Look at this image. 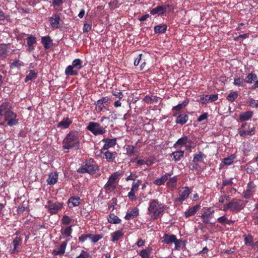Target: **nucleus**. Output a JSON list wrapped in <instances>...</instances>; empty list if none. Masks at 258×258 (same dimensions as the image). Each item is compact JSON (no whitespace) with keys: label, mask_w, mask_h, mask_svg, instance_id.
Masks as SVG:
<instances>
[{"label":"nucleus","mask_w":258,"mask_h":258,"mask_svg":"<svg viewBox=\"0 0 258 258\" xmlns=\"http://www.w3.org/2000/svg\"><path fill=\"white\" fill-rule=\"evenodd\" d=\"M123 175V172L118 171L112 174L109 177L106 183L104 186V189L107 193H110L114 190L117 186V182L120 177Z\"/></svg>","instance_id":"39448f33"},{"label":"nucleus","mask_w":258,"mask_h":258,"mask_svg":"<svg viewBox=\"0 0 258 258\" xmlns=\"http://www.w3.org/2000/svg\"><path fill=\"white\" fill-rule=\"evenodd\" d=\"M136 191H133L131 189V191L128 192L127 196L129 198V199L132 200V201H135L136 200V197L135 195V193Z\"/></svg>","instance_id":"e2e57ef3"},{"label":"nucleus","mask_w":258,"mask_h":258,"mask_svg":"<svg viewBox=\"0 0 258 258\" xmlns=\"http://www.w3.org/2000/svg\"><path fill=\"white\" fill-rule=\"evenodd\" d=\"M52 2V5L55 8L61 5L63 3V0H51Z\"/></svg>","instance_id":"774afa93"},{"label":"nucleus","mask_w":258,"mask_h":258,"mask_svg":"<svg viewBox=\"0 0 258 258\" xmlns=\"http://www.w3.org/2000/svg\"><path fill=\"white\" fill-rule=\"evenodd\" d=\"M93 243H96L103 238L102 234H96L90 237Z\"/></svg>","instance_id":"864d4df0"},{"label":"nucleus","mask_w":258,"mask_h":258,"mask_svg":"<svg viewBox=\"0 0 258 258\" xmlns=\"http://www.w3.org/2000/svg\"><path fill=\"white\" fill-rule=\"evenodd\" d=\"M227 218L225 216H221L217 219V222L224 226L227 224Z\"/></svg>","instance_id":"13d9d810"},{"label":"nucleus","mask_w":258,"mask_h":258,"mask_svg":"<svg viewBox=\"0 0 258 258\" xmlns=\"http://www.w3.org/2000/svg\"><path fill=\"white\" fill-rule=\"evenodd\" d=\"M52 40L50 36H43L41 38V42L45 49H48L52 46Z\"/></svg>","instance_id":"c85d7f7f"},{"label":"nucleus","mask_w":258,"mask_h":258,"mask_svg":"<svg viewBox=\"0 0 258 258\" xmlns=\"http://www.w3.org/2000/svg\"><path fill=\"white\" fill-rule=\"evenodd\" d=\"M58 174L56 172H51L49 174L47 179L48 184H54L58 180Z\"/></svg>","instance_id":"72a5a7b5"},{"label":"nucleus","mask_w":258,"mask_h":258,"mask_svg":"<svg viewBox=\"0 0 258 258\" xmlns=\"http://www.w3.org/2000/svg\"><path fill=\"white\" fill-rule=\"evenodd\" d=\"M100 153L103 154V158L105 159L107 162L110 163L114 162L117 156V153L115 151L111 152L109 150H105L103 152H100Z\"/></svg>","instance_id":"a211bd4d"},{"label":"nucleus","mask_w":258,"mask_h":258,"mask_svg":"<svg viewBox=\"0 0 258 258\" xmlns=\"http://www.w3.org/2000/svg\"><path fill=\"white\" fill-rule=\"evenodd\" d=\"M230 200V196L228 195H222L221 196L219 199V202L221 204H223L225 201H229Z\"/></svg>","instance_id":"6e6d98bb"},{"label":"nucleus","mask_w":258,"mask_h":258,"mask_svg":"<svg viewBox=\"0 0 258 258\" xmlns=\"http://www.w3.org/2000/svg\"><path fill=\"white\" fill-rule=\"evenodd\" d=\"M143 61V54H139L135 59L134 60V65L135 66H138L141 61Z\"/></svg>","instance_id":"bf43d9fd"},{"label":"nucleus","mask_w":258,"mask_h":258,"mask_svg":"<svg viewBox=\"0 0 258 258\" xmlns=\"http://www.w3.org/2000/svg\"><path fill=\"white\" fill-rule=\"evenodd\" d=\"M139 210L138 208L135 207L133 208L130 212L127 211L124 218L127 220H130L135 217H137L139 215Z\"/></svg>","instance_id":"bb28decb"},{"label":"nucleus","mask_w":258,"mask_h":258,"mask_svg":"<svg viewBox=\"0 0 258 258\" xmlns=\"http://www.w3.org/2000/svg\"><path fill=\"white\" fill-rule=\"evenodd\" d=\"M152 250L151 247H147L140 250L138 254L142 258H150Z\"/></svg>","instance_id":"cd10ccee"},{"label":"nucleus","mask_w":258,"mask_h":258,"mask_svg":"<svg viewBox=\"0 0 258 258\" xmlns=\"http://www.w3.org/2000/svg\"><path fill=\"white\" fill-rule=\"evenodd\" d=\"M124 235V232L122 230H117L113 233L110 234V236L111 237V240L113 242H115L119 240L120 238H121Z\"/></svg>","instance_id":"393cba45"},{"label":"nucleus","mask_w":258,"mask_h":258,"mask_svg":"<svg viewBox=\"0 0 258 258\" xmlns=\"http://www.w3.org/2000/svg\"><path fill=\"white\" fill-rule=\"evenodd\" d=\"M188 119V116L186 114H180L176 118V123L181 125L185 124Z\"/></svg>","instance_id":"c756f323"},{"label":"nucleus","mask_w":258,"mask_h":258,"mask_svg":"<svg viewBox=\"0 0 258 258\" xmlns=\"http://www.w3.org/2000/svg\"><path fill=\"white\" fill-rule=\"evenodd\" d=\"M166 206L157 199H151L149 203L148 213L152 221H156L161 217L165 210Z\"/></svg>","instance_id":"f257e3e1"},{"label":"nucleus","mask_w":258,"mask_h":258,"mask_svg":"<svg viewBox=\"0 0 258 258\" xmlns=\"http://www.w3.org/2000/svg\"><path fill=\"white\" fill-rule=\"evenodd\" d=\"M26 41L28 46H31L36 43L37 39L35 37L30 35L26 38Z\"/></svg>","instance_id":"a18cd8bd"},{"label":"nucleus","mask_w":258,"mask_h":258,"mask_svg":"<svg viewBox=\"0 0 258 258\" xmlns=\"http://www.w3.org/2000/svg\"><path fill=\"white\" fill-rule=\"evenodd\" d=\"M171 7L172 6L169 5L158 6L151 10L150 11V14L152 15L158 14V15L162 16L165 14L168 8H171Z\"/></svg>","instance_id":"4468645a"},{"label":"nucleus","mask_w":258,"mask_h":258,"mask_svg":"<svg viewBox=\"0 0 258 258\" xmlns=\"http://www.w3.org/2000/svg\"><path fill=\"white\" fill-rule=\"evenodd\" d=\"M68 241L66 240L62 242L59 246L58 250H53L52 251V254L53 255H63L66 250V248L67 245Z\"/></svg>","instance_id":"4be33fe9"},{"label":"nucleus","mask_w":258,"mask_h":258,"mask_svg":"<svg viewBox=\"0 0 258 258\" xmlns=\"http://www.w3.org/2000/svg\"><path fill=\"white\" fill-rule=\"evenodd\" d=\"M141 182L142 181L139 179L134 181L132 183L131 190L133 191H137Z\"/></svg>","instance_id":"3c124183"},{"label":"nucleus","mask_w":258,"mask_h":258,"mask_svg":"<svg viewBox=\"0 0 258 258\" xmlns=\"http://www.w3.org/2000/svg\"><path fill=\"white\" fill-rule=\"evenodd\" d=\"M47 203L48 205H46L45 208L48 209L49 213L51 215L57 214L59 211H60L63 208V203L48 201Z\"/></svg>","instance_id":"1a4fd4ad"},{"label":"nucleus","mask_w":258,"mask_h":258,"mask_svg":"<svg viewBox=\"0 0 258 258\" xmlns=\"http://www.w3.org/2000/svg\"><path fill=\"white\" fill-rule=\"evenodd\" d=\"M200 204L196 205L192 207H189L188 209L184 212L183 216L185 218H187L194 216L196 213L200 209Z\"/></svg>","instance_id":"f3484780"},{"label":"nucleus","mask_w":258,"mask_h":258,"mask_svg":"<svg viewBox=\"0 0 258 258\" xmlns=\"http://www.w3.org/2000/svg\"><path fill=\"white\" fill-rule=\"evenodd\" d=\"M176 236L173 234H168L167 233H165L164 234L163 236L162 237V242L166 244H171L174 242H175V240H176Z\"/></svg>","instance_id":"412c9836"},{"label":"nucleus","mask_w":258,"mask_h":258,"mask_svg":"<svg viewBox=\"0 0 258 258\" xmlns=\"http://www.w3.org/2000/svg\"><path fill=\"white\" fill-rule=\"evenodd\" d=\"M4 120L10 126L17 125L19 122V119L17 118V114L12 110L6 113L4 116Z\"/></svg>","instance_id":"9b49d317"},{"label":"nucleus","mask_w":258,"mask_h":258,"mask_svg":"<svg viewBox=\"0 0 258 258\" xmlns=\"http://www.w3.org/2000/svg\"><path fill=\"white\" fill-rule=\"evenodd\" d=\"M214 212V210L211 207H204L200 216L203 222L205 224H209L210 220L213 218Z\"/></svg>","instance_id":"f8f14e48"},{"label":"nucleus","mask_w":258,"mask_h":258,"mask_svg":"<svg viewBox=\"0 0 258 258\" xmlns=\"http://www.w3.org/2000/svg\"><path fill=\"white\" fill-rule=\"evenodd\" d=\"M99 170V167L96 162L94 159L91 158L84 161L77 171L79 173H87L90 175H93Z\"/></svg>","instance_id":"7ed1b4c3"},{"label":"nucleus","mask_w":258,"mask_h":258,"mask_svg":"<svg viewBox=\"0 0 258 258\" xmlns=\"http://www.w3.org/2000/svg\"><path fill=\"white\" fill-rule=\"evenodd\" d=\"M232 179H233V178L223 179V181H222L223 186H225L232 184H233Z\"/></svg>","instance_id":"0e129e2a"},{"label":"nucleus","mask_w":258,"mask_h":258,"mask_svg":"<svg viewBox=\"0 0 258 258\" xmlns=\"http://www.w3.org/2000/svg\"><path fill=\"white\" fill-rule=\"evenodd\" d=\"M102 141L105 144L102 149L100 150V152H103L104 151L108 150L110 148H112L116 144V139L104 138Z\"/></svg>","instance_id":"ddd939ff"},{"label":"nucleus","mask_w":258,"mask_h":258,"mask_svg":"<svg viewBox=\"0 0 258 258\" xmlns=\"http://www.w3.org/2000/svg\"><path fill=\"white\" fill-rule=\"evenodd\" d=\"M92 234H82L81 236L79 237V240L82 243L86 241L88 238L91 237Z\"/></svg>","instance_id":"4d7b16f0"},{"label":"nucleus","mask_w":258,"mask_h":258,"mask_svg":"<svg viewBox=\"0 0 258 258\" xmlns=\"http://www.w3.org/2000/svg\"><path fill=\"white\" fill-rule=\"evenodd\" d=\"M245 80L240 77H235L234 79L233 84L237 87H243L245 85Z\"/></svg>","instance_id":"a19ab883"},{"label":"nucleus","mask_w":258,"mask_h":258,"mask_svg":"<svg viewBox=\"0 0 258 258\" xmlns=\"http://www.w3.org/2000/svg\"><path fill=\"white\" fill-rule=\"evenodd\" d=\"M251 163H252V161L250 162L245 167V170L249 174H253L255 171L254 167L251 165Z\"/></svg>","instance_id":"de8ad7c7"},{"label":"nucleus","mask_w":258,"mask_h":258,"mask_svg":"<svg viewBox=\"0 0 258 258\" xmlns=\"http://www.w3.org/2000/svg\"><path fill=\"white\" fill-rule=\"evenodd\" d=\"M192 189L188 186H184L179 189L178 191V197L173 199L174 203L182 204L191 193Z\"/></svg>","instance_id":"0eeeda50"},{"label":"nucleus","mask_w":258,"mask_h":258,"mask_svg":"<svg viewBox=\"0 0 258 258\" xmlns=\"http://www.w3.org/2000/svg\"><path fill=\"white\" fill-rule=\"evenodd\" d=\"M184 154V151H177L173 152L171 155L170 156L173 158V159L175 161L177 162L180 161L182 158L183 157Z\"/></svg>","instance_id":"7c9ffc66"},{"label":"nucleus","mask_w":258,"mask_h":258,"mask_svg":"<svg viewBox=\"0 0 258 258\" xmlns=\"http://www.w3.org/2000/svg\"><path fill=\"white\" fill-rule=\"evenodd\" d=\"M24 66L23 62L20 61V60H15L10 64V68L13 69L14 68H20L22 66Z\"/></svg>","instance_id":"09e8293b"},{"label":"nucleus","mask_w":258,"mask_h":258,"mask_svg":"<svg viewBox=\"0 0 258 258\" xmlns=\"http://www.w3.org/2000/svg\"><path fill=\"white\" fill-rule=\"evenodd\" d=\"M255 127L253 126L248 131L239 128L238 132L239 135L241 137H245L246 136H252L255 134Z\"/></svg>","instance_id":"a878e982"},{"label":"nucleus","mask_w":258,"mask_h":258,"mask_svg":"<svg viewBox=\"0 0 258 258\" xmlns=\"http://www.w3.org/2000/svg\"><path fill=\"white\" fill-rule=\"evenodd\" d=\"M72 219L68 216H63L61 219V223L63 225H69L71 223Z\"/></svg>","instance_id":"603ef678"},{"label":"nucleus","mask_w":258,"mask_h":258,"mask_svg":"<svg viewBox=\"0 0 258 258\" xmlns=\"http://www.w3.org/2000/svg\"><path fill=\"white\" fill-rule=\"evenodd\" d=\"M172 174V172L170 173H166L160 178L155 180L153 181V183L156 185L160 186L163 185L165 182L167 180H168V181L167 182V186L171 188H175L177 185L178 179L177 176L170 177Z\"/></svg>","instance_id":"20e7f679"},{"label":"nucleus","mask_w":258,"mask_h":258,"mask_svg":"<svg viewBox=\"0 0 258 258\" xmlns=\"http://www.w3.org/2000/svg\"><path fill=\"white\" fill-rule=\"evenodd\" d=\"M238 96V94L237 92H232L228 94V95L227 97V99L228 100V101L230 102H233L236 99Z\"/></svg>","instance_id":"c03bdc74"},{"label":"nucleus","mask_w":258,"mask_h":258,"mask_svg":"<svg viewBox=\"0 0 258 258\" xmlns=\"http://www.w3.org/2000/svg\"><path fill=\"white\" fill-rule=\"evenodd\" d=\"M72 232V226H70L64 228L63 231L62 232V234H64L67 236H70Z\"/></svg>","instance_id":"5fc2aeb1"},{"label":"nucleus","mask_w":258,"mask_h":258,"mask_svg":"<svg viewBox=\"0 0 258 258\" xmlns=\"http://www.w3.org/2000/svg\"><path fill=\"white\" fill-rule=\"evenodd\" d=\"M87 129L95 136L103 135L106 132L105 128L101 126L99 123L94 122H90Z\"/></svg>","instance_id":"9d476101"},{"label":"nucleus","mask_w":258,"mask_h":258,"mask_svg":"<svg viewBox=\"0 0 258 258\" xmlns=\"http://www.w3.org/2000/svg\"><path fill=\"white\" fill-rule=\"evenodd\" d=\"M257 79V76L253 73H249L245 77V82L248 84H252L253 81Z\"/></svg>","instance_id":"4c0bfd02"},{"label":"nucleus","mask_w":258,"mask_h":258,"mask_svg":"<svg viewBox=\"0 0 258 258\" xmlns=\"http://www.w3.org/2000/svg\"><path fill=\"white\" fill-rule=\"evenodd\" d=\"M8 44L2 43L0 44V59H5L8 55Z\"/></svg>","instance_id":"5701e85b"},{"label":"nucleus","mask_w":258,"mask_h":258,"mask_svg":"<svg viewBox=\"0 0 258 258\" xmlns=\"http://www.w3.org/2000/svg\"><path fill=\"white\" fill-rule=\"evenodd\" d=\"M206 157V155L202 152H199L198 153L194 155V162H203L204 159Z\"/></svg>","instance_id":"ea45409f"},{"label":"nucleus","mask_w":258,"mask_h":258,"mask_svg":"<svg viewBox=\"0 0 258 258\" xmlns=\"http://www.w3.org/2000/svg\"><path fill=\"white\" fill-rule=\"evenodd\" d=\"M236 158V156L234 154H231L227 158H225L223 159V163L226 165H230L233 162L234 160Z\"/></svg>","instance_id":"37998d69"},{"label":"nucleus","mask_w":258,"mask_h":258,"mask_svg":"<svg viewBox=\"0 0 258 258\" xmlns=\"http://www.w3.org/2000/svg\"><path fill=\"white\" fill-rule=\"evenodd\" d=\"M81 199L79 197H71L68 201V205L69 207L79 206L81 204Z\"/></svg>","instance_id":"aec40b11"},{"label":"nucleus","mask_w":258,"mask_h":258,"mask_svg":"<svg viewBox=\"0 0 258 258\" xmlns=\"http://www.w3.org/2000/svg\"><path fill=\"white\" fill-rule=\"evenodd\" d=\"M13 248L12 249L11 253H16L21 251L22 244V238L17 236L13 241Z\"/></svg>","instance_id":"2eb2a0df"},{"label":"nucleus","mask_w":258,"mask_h":258,"mask_svg":"<svg viewBox=\"0 0 258 258\" xmlns=\"http://www.w3.org/2000/svg\"><path fill=\"white\" fill-rule=\"evenodd\" d=\"M188 142V138L184 136L179 139L174 144L173 147L175 148H179L187 144Z\"/></svg>","instance_id":"473e14b6"},{"label":"nucleus","mask_w":258,"mask_h":258,"mask_svg":"<svg viewBox=\"0 0 258 258\" xmlns=\"http://www.w3.org/2000/svg\"><path fill=\"white\" fill-rule=\"evenodd\" d=\"M72 120L69 117L64 118L60 121L57 125V127L62 126L64 128H67L72 124Z\"/></svg>","instance_id":"c9c22d12"},{"label":"nucleus","mask_w":258,"mask_h":258,"mask_svg":"<svg viewBox=\"0 0 258 258\" xmlns=\"http://www.w3.org/2000/svg\"><path fill=\"white\" fill-rule=\"evenodd\" d=\"M249 106L252 108H257L258 104L256 102L255 100L252 98H250L247 102Z\"/></svg>","instance_id":"680f3d73"},{"label":"nucleus","mask_w":258,"mask_h":258,"mask_svg":"<svg viewBox=\"0 0 258 258\" xmlns=\"http://www.w3.org/2000/svg\"><path fill=\"white\" fill-rule=\"evenodd\" d=\"M253 191L246 189L243 192V197L245 199H249L252 196Z\"/></svg>","instance_id":"69168bd1"},{"label":"nucleus","mask_w":258,"mask_h":258,"mask_svg":"<svg viewBox=\"0 0 258 258\" xmlns=\"http://www.w3.org/2000/svg\"><path fill=\"white\" fill-rule=\"evenodd\" d=\"M94 104L96 106V110L97 112H101V111H103V108L105 107V105L99 100H97L95 102Z\"/></svg>","instance_id":"49530a36"},{"label":"nucleus","mask_w":258,"mask_h":258,"mask_svg":"<svg viewBox=\"0 0 258 258\" xmlns=\"http://www.w3.org/2000/svg\"><path fill=\"white\" fill-rule=\"evenodd\" d=\"M90 256L89 253L86 251L82 250L81 253L76 258H89Z\"/></svg>","instance_id":"052dcab7"},{"label":"nucleus","mask_w":258,"mask_h":258,"mask_svg":"<svg viewBox=\"0 0 258 258\" xmlns=\"http://www.w3.org/2000/svg\"><path fill=\"white\" fill-rule=\"evenodd\" d=\"M61 20V16L60 14H55L49 18V21L51 26L54 29H58L60 27V21Z\"/></svg>","instance_id":"dca6fc26"},{"label":"nucleus","mask_w":258,"mask_h":258,"mask_svg":"<svg viewBox=\"0 0 258 258\" xmlns=\"http://www.w3.org/2000/svg\"><path fill=\"white\" fill-rule=\"evenodd\" d=\"M253 115V111L251 110L241 112L239 115V120L240 122L249 120Z\"/></svg>","instance_id":"6ab92c4d"},{"label":"nucleus","mask_w":258,"mask_h":258,"mask_svg":"<svg viewBox=\"0 0 258 258\" xmlns=\"http://www.w3.org/2000/svg\"><path fill=\"white\" fill-rule=\"evenodd\" d=\"M82 60L79 58L74 59L72 65L68 66L65 70V74L67 76H77L78 75V71L83 68Z\"/></svg>","instance_id":"423d86ee"},{"label":"nucleus","mask_w":258,"mask_h":258,"mask_svg":"<svg viewBox=\"0 0 258 258\" xmlns=\"http://www.w3.org/2000/svg\"><path fill=\"white\" fill-rule=\"evenodd\" d=\"M229 202L230 211L232 213H237L243 209L245 207L244 202L240 199H233Z\"/></svg>","instance_id":"6e6552de"},{"label":"nucleus","mask_w":258,"mask_h":258,"mask_svg":"<svg viewBox=\"0 0 258 258\" xmlns=\"http://www.w3.org/2000/svg\"><path fill=\"white\" fill-rule=\"evenodd\" d=\"M116 205V199L113 198L112 199L111 201L108 204V209L110 210L112 209V210L114 209V206Z\"/></svg>","instance_id":"338daca9"},{"label":"nucleus","mask_w":258,"mask_h":258,"mask_svg":"<svg viewBox=\"0 0 258 258\" xmlns=\"http://www.w3.org/2000/svg\"><path fill=\"white\" fill-rule=\"evenodd\" d=\"M244 244L246 246L251 247L255 246V243L253 241V236L251 234H244L243 235Z\"/></svg>","instance_id":"b1692460"},{"label":"nucleus","mask_w":258,"mask_h":258,"mask_svg":"<svg viewBox=\"0 0 258 258\" xmlns=\"http://www.w3.org/2000/svg\"><path fill=\"white\" fill-rule=\"evenodd\" d=\"M189 103V100L188 99L184 100L181 103L178 104L177 105L173 106L172 110L175 111L176 112L180 111L183 108L185 107Z\"/></svg>","instance_id":"e433bc0d"},{"label":"nucleus","mask_w":258,"mask_h":258,"mask_svg":"<svg viewBox=\"0 0 258 258\" xmlns=\"http://www.w3.org/2000/svg\"><path fill=\"white\" fill-rule=\"evenodd\" d=\"M108 222L111 224H119L121 220L114 214L111 213L107 218Z\"/></svg>","instance_id":"f704fd0d"},{"label":"nucleus","mask_w":258,"mask_h":258,"mask_svg":"<svg viewBox=\"0 0 258 258\" xmlns=\"http://www.w3.org/2000/svg\"><path fill=\"white\" fill-rule=\"evenodd\" d=\"M143 101L147 104H152L154 102H158V97L156 96H153L150 97L148 95H146L143 99Z\"/></svg>","instance_id":"58836bf2"},{"label":"nucleus","mask_w":258,"mask_h":258,"mask_svg":"<svg viewBox=\"0 0 258 258\" xmlns=\"http://www.w3.org/2000/svg\"><path fill=\"white\" fill-rule=\"evenodd\" d=\"M37 77V74L34 70H30L29 73L26 76L25 79V82H27L28 81L36 79Z\"/></svg>","instance_id":"79ce46f5"},{"label":"nucleus","mask_w":258,"mask_h":258,"mask_svg":"<svg viewBox=\"0 0 258 258\" xmlns=\"http://www.w3.org/2000/svg\"><path fill=\"white\" fill-rule=\"evenodd\" d=\"M81 134L76 131L70 132L62 141V148L69 150L72 148L79 149L80 147Z\"/></svg>","instance_id":"f03ea898"},{"label":"nucleus","mask_w":258,"mask_h":258,"mask_svg":"<svg viewBox=\"0 0 258 258\" xmlns=\"http://www.w3.org/2000/svg\"><path fill=\"white\" fill-rule=\"evenodd\" d=\"M167 26L165 24H161L154 27V31L155 33H165L167 30Z\"/></svg>","instance_id":"2f4dec72"},{"label":"nucleus","mask_w":258,"mask_h":258,"mask_svg":"<svg viewBox=\"0 0 258 258\" xmlns=\"http://www.w3.org/2000/svg\"><path fill=\"white\" fill-rule=\"evenodd\" d=\"M136 148L135 146H127V147H126L127 154L130 156H133L136 152Z\"/></svg>","instance_id":"8fccbe9b"}]
</instances>
